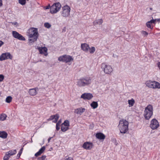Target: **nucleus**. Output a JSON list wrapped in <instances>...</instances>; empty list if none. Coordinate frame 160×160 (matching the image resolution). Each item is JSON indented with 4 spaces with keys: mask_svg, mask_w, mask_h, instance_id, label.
<instances>
[{
    "mask_svg": "<svg viewBox=\"0 0 160 160\" xmlns=\"http://www.w3.org/2000/svg\"><path fill=\"white\" fill-rule=\"evenodd\" d=\"M128 122L124 119H121L119 122L118 128L120 132L124 134L128 131Z\"/></svg>",
    "mask_w": 160,
    "mask_h": 160,
    "instance_id": "nucleus-2",
    "label": "nucleus"
},
{
    "mask_svg": "<svg viewBox=\"0 0 160 160\" xmlns=\"http://www.w3.org/2000/svg\"><path fill=\"white\" fill-rule=\"evenodd\" d=\"M12 56L9 52H5L2 53L0 56V61H2L5 60L12 59Z\"/></svg>",
    "mask_w": 160,
    "mask_h": 160,
    "instance_id": "nucleus-11",
    "label": "nucleus"
},
{
    "mask_svg": "<svg viewBox=\"0 0 160 160\" xmlns=\"http://www.w3.org/2000/svg\"><path fill=\"white\" fill-rule=\"evenodd\" d=\"M50 8V6L49 5L48 6H47L46 7V9H49Z\"/></svg>",
    "mask_w": 160,
    "mask_h": 160,
    "instance_id": "nucleus-45",
    "label": "nucleus"
},
{
    "mask_svg": "<svg viewBox=\"0 0 160 160\" xmlns=\"http://www.w3.org/2000/svg\"><path fill=\"white\" fill-rule=\"evenodd\" d=\"M91 107L93 109L97 108L98 106V104L97 102L93 101L90 104Z\"/></svg>",
    "mask_w": 160,
    "mask_h": 160,
    "instance_id": "nucleus-25",
    "label": "nucleus"
},
{
    "mask_svg": "<svg viewBox=\"0 0 160 160\" xmlns=\"http://www.w3.org/2000/svg\"><path fill=\"white\" fill-rule=\"evenodd\" d=\"M70 126L69 122L68 120H65L61 125V129L62 131L65 132L68 130Z\"/></svg>",
    "mask_w": 160,
    "mask_h": 160,
    "instance_id": "nucleus-12",
    "label": "nucleus"
},
{
    "mask_svg": "<svg viewBox=\"0 0 160 160\" xmlns=\"http://www.w3.org/2000/svg\"><path fill=\"white\" fill-rule=\"evenodd\" d=\"M38 49L40 54H44L45 56L47 55L48 54L47 52L48 49L46 47H39L38 48Z\"/></svg>",
    "mask_w": 160,
    "mask_h": 160,
    "instance_id": "nucleus-17",
    "label": "nucleus"
},
{
    "mask_svg": "<svg viewBox=\"0 0 160 160\" xmlns=\"http://www.w3.org/2000/svg\"><path fill=\"white\" fill-rule=\"evenodd\" d=\"M22 149H21L20 150V151H19V152L18 153L17 155V156L18 157V158H19L20 156H21V154L22 153Z\"/></svg>",
    "mask_w": 160,
    "mask_h": 160,
    "instance_id": "nucleus-37",
    "label": "nucleus"
},
{
    "mask_svg": "<svg viewBox=\"0 0 160 160\" xmlns=\"http://www.w3.org/2000/svg\"><path fill=\"white\" fill-rule=\"evenodd\" d=\"M58 60L59 61L67 63L73 61V59L71 56L66 54L59 57Z\"/></svg>",
    "mask_w": 160,
    "mask_h": 160,
    "instance_id": "nucleus-9",
    "label": "nucleus"
},
{
    "mask_svg": "<svg viewBox=\"0 0 160 160\" xmlns=\"http://www.w3.org/2000/svg\"><path fill=\"white\" fill-rule=\"evenodd\" d=\"M45 146L42 147L39 150V151L36 153L35 154V156L37 157L38 156L41 154L45 150Z\"/></svg>",
    "mask_w": 160,
    "mask_h": 160,
    "instance_id": "nucleus-23",
    "label": "nucleus"
},
{
    "mask_svg": "<svg viewBox=\"0 0 160 160\" xmlns=\"http://www.w3.org/2000/svg\"><path fill=\"white\" fill-rule=\"evenodd\" d=\"M96 137L97 138L100 140H104L105 138V136L102 133L98 132L96 134Z\"/></svg>",
    "mask_w": 160,
    "mask_h": 160,
    "instance_id": "nucleus-22",
    "label": "nucleus"
},
{
    "mask_svg": "<svg viewBox=\"0 0 160 160\" xmlns=\"http://www.w3.org/2000/svg\"><path fill=\"white\" fill-rule=\"evenodd\" d=\"M158 22H160V18L158 19H156Z\"/></svg>",
    "mask_w": 160,
    "mask_h": 160,
    "instance_id": "nucleus-46",
    "label": "nucleus"
},
{
    "mask_svg": "<svg viewBox=\"0 0 160 160\" xmlns=\"http://www.w3.org/2000/svg\"><path fill=\"white\" fill-rule=\"evenodd\" d=\"M66 27H64L63 29L62 30V32H65L66 31Z\"/></svg>",
    "mask_w": 160,
    "mask_h": 160,
    "instance_id": "nucleus-43",
    "label": "nucleus"
},
{
    "mask_svg": "<svg viewBox=\"0 0 160 160\" xmlns=\"http://www.w3.org/2000/svg\"><path fill=\"white\" fill-rule=\"evenodd\" d=\"M153 113V108L152 106L149 104L145 108L143 116L146 120H149L152 115Z\"/></svg>",
    "mask_w": 160,
    "mask_h": 160,
    "instance_id": "nucleus-3",
    "label": "nucleus"
},
{
    "mask_svg": "<svg viewBox=\"0 0 160 160\" xmlns=\"http://www.w3.org/2000/svg\"><path fill=\"white\" fill-rule=\"evenodd\" d=\"M12 35L13 37L16 38L22 41H25L26 39L22 35L16 31H12Z\"/></svg>",
    "mask_w": 160,
    "mask_h": 160,
    "instance_id": "nucleus-14",
    "label": "nucleus"
},
{
    "mask_svg": "<svg viewBox=\"0 0 160 160\" xmlns=\"http://www.w3.org/2000/svg\"><path fill=\"white\" fill-rule=\"evenodd\" d=\"M91 83V79L90 77L81 78L78 80L77 85L80 87L88 86Z\"/></svg>",
    "mask_w": 160,
    "mask_h": 160,
    "instance_id": "nucleus-4",
    "label": "nucleus"
},
{
    "mask_svg": "<svg viewBox=\"0 0 160 160\" xmlns=\"http://www.w3.org/2000/svg\"><path fill=\"white\" fill-rule=\"evenodd\" d=\"M4 79V76L2 74H0V82L3 81Z\"/></svg>",
    "mask_w": 160,
    "mask_h": 160,
    "instance_id": "nucleus-36",
    "label": "nucleus"
},
{
    "mask_svg": "<svg viewBox=\"0 0 160 160\" xmlns=\"http://www.w3.org/2000/svg\"><path fill=\"white\" fill-rule=\"evenodd\" d=\"M44 26L45 27L49 28L51 27V25L48 22H46L44 24Z\"/></svg>",
    "mask_w": 160,
    "mask_h": 160,
    "instance_id": "nucleus-32",
    "label": "nucleus"
},
{
    "mask_svg": "<svg viewBox=\"0 0 160 160\" xmlns=\"http://www.w3.org/2000/svg\"><path fill=\"white\" fill-rule=\"evenodd\" d=\"M5 155H6L9 158H10V157L11 156V155H10V154L8 152L6 153V154H5Z\"/></svg>",
    "mask_w": 160,
    "mask_h": 160,
    "instance_id": "nucleus-39",
    "label": "nucleus"
},
{
    "mask_svg": "<svg viewBox=\"0 0 160 160\" xmlns=\"http://www.w3.org/2000/svg\"><path fill=\"white\" fill-rule=\"evenodd\" d=\"M150 127L153 130L157 129L159 127V123L158 120L155 118L152 119L150 122Z\"/></svg>",
    "mask_w": 160,
    "mask_h": 160,
    "instance_id": "nucleus-13",
    "label": "nucleus"
},
{
    "mask_svg": "<svg viewBox=\"0 0 160 160\" xmlns=\"http://www.w3.org/2000/svg\"><path fill=\"white\" fill-rule=\"evenodd\" d=\"M157 66L158 68L160 70V62H158V63H157Z\"/></svg>",
    "mask_w": 160,
    "mask_h": 160,
    "instance_id": "nucleus-42",
    "label": "nucleus"
},
{
    "mask_svg": "<svg viewBox=\"0 0 160 160\" xmlns=\"http://www.w3.org/2000/svg\"><path fill=\"white\" fill-rule=\"evenodd\" d=\"M88 50H89V52L90 53L92 54L95 51V48L94 47H92L91 48H90L89 47Z\"/></svg>",
    "mask_w": 160,
    "mask_h": 160,
    "instance_id": "nucleus-27",
    "label": "nucleus"
},
{
    "mask_svg": "<svg viewBox=\"0 0 160 160\" xmlns=\"http://www.w3.org/2000/svg\"><path fill=\"white\" fill-rule=\"evenodd\" d=\"M61 7V5L59 3L53 4L50 8V12L52 13H55L59 10Z\"/></svg>",
    "mask_w": 160,
    "mask_h": 160,
    "instance_id": "nucleus-10",
    "label": "nucleus"
},
{
    "mask_svg": "<svg viewBox=\"0 0 160 160\" xmlns=\"http://www.w3.org/2000/svg\"><path fill=\"white\" fill-rule=\"evenodd\" d=\"M9 158L6 155L4 156L3 158L4 160H8L9 159Z\"/></svg>",
    "mask_w": 160,
    "mask_h": 160,
    "instance_id": "nucleus-38",
    "label": "nucleus"
},
{
    "mask_svg": "<svg viewBox=\"0 0 160 160\" xmlns=\"http://www.w3.org/2000/svg\"><path fill=\"white\" fill-rule=\"evenodd\" d=\"M64 160H73V158L71 157H68L66 158Z\"/></svg>",
    "mask_w": 160,
    "mask_h": 160,
    "instance_id": "nucleus-40",
    "label": "nucleus"
},
{
    "mask_svg": "<svg viewBox=\"0 0 160 160\" xmlns=\"http://www.w3.org/2000/svg\"><path fill=\"white\" fill-rule=\"evenodd\" d=\"M27 33L29 37V44L31 45V43L36 41L38 39V29L35 28H31L27 31Z\"/></svg>",
    "mask_w": 160,
    "mask_h": 160,
    "instance_id": "nucleus-1",
    "label": "nucleus"
},
{
    "mask_svg": "<svg viewBox=\"0 0 160 160\" xmlns=\"http://www.w3.org/2000/svg\"><path fill=\"white\" fill-rule=\"evenodd\" d=\"M4 44V42L0 40V47Z\"/></svg>",
    "mask_w": 160,
    "mask_h": 160,
    "instance_id": "nucleus-41",
    "label": "nucleus"
},
{
    "mask_svg": "<svg viewBox=\"0 0 160 160\" xmlns=\"http://www.w3.org/2000/svg\"><path fill=\"white\" fill-rule=\"evenodd\" d=\"M19 2L22 5H25L26 3V0H19Z\"/></svg>",
    "mask_w": 160,
    "mask_h": 160,
    "instance_id": "nucleus-33",
    "label": "nucleus"
},
{
    "mask_svg": "<svg viewBox=\"0 0 160 160\" xmlns=\"http://www.w3.org/2000/svg\"><path fill=\"white\" fill-rule=\"evenodd\" d=\"M150 9L151 10H152V8H150Z\"/></svg>",
    "mask_w": 160,
    "mask_h": 160,
    "instance_id": "nucleus-48",
    "label": "nucleus"
},
{
    "mask_svg": "<svg viewBox=\"0 0 160 160\" xmlns=\"http://www.w3.org/2000/svg\"><path fill=\"white\" fill-rule=\"evenodd\" d=\"M141 33L143 35L146 36L148 34V32L144 31H142Z\"/></svg>",
    "mask_w": 160,
    "mask_h": 160,
    "instance_id": "nucleus-35",
    "label": "nucleus"
},
{
    "mask_svg": "<svg viewBox=\"0 0 160 160\" xmlns=\"http://www.w3.org/2000/svg\"><path fill=\"white\" fill-rule=\"evenodd\" d=\"M6 115L5 114H2L0 115V120L3 121L6 119Z\"/></svg>",
    "mask_w": 160,
    "mask_h": 160,
    "instance_id": "nucleus-29",
    "label": "nucleus"
},
{
    "mask_svg": "<svg viewBox=\"0 0 160 160\" xmlns=\"http://www.w3.org/2000/svg\"><path fill=\"white\" fill-rule=\"evenodd\" d=\"M8 152L10 154L11 156L15 154H16L17 153V151L16 150H10Z\"/></svg>",
    "mask_w": 160,
    "mask_h": 160,
    "instance_id": "nucleus-31",
    "label": "nucleus"
},
{
    "mask_svg": "<svg viewBox=\"0 0 160 160\" xmlns=\"http://www.w3.org/2000/svg\"><path fill=\"white\" fill-rule=\"evenodd\" d=\"M59 118V115L58 114H56L55 115L51 116L48 119V120L49 121L53 120L52 121L53 122H57L56 124V129L57 131H58L60 129V125L61 122V121L60 120H59L57 122Z\"/></svg>",
    "mask_w": 160,
    "mask_h": 160,
    "instance_id": "nucleus-5",
    "label": "nucleus"
},
{
    "mask_svg": "<svg viewBox=\"0 0 160 160\" xmlns=\"http://www.w3.org/2000/svg\"><path fill=\"white\" fill-rule=\"evenodd\" d=\"M50 139H51L50 138L48 139V141L50 140Z\"/></svg>",
    "mask_w": 160,
    "mask_h": 160,
    "instance_id": "nucleus-47",
    "label": "nucleus"
},
{
    "mask_svg": "<svg viewBox=\"0 0 160 160\" xmlns=\"http://www.w3.org/2000/svg\"><path fill=\"white\" fill-rule=\"evenodd\" d=\"M128 102L129 107H132L133 106L135 103V100L133 98H132L131 100H128Z\"/></svg>",
    "mask_w": 160,
    "mask_h": 160,
    "instance_id": "nucleus-26",
    "label": "nucleus"
},
{
    "mask_svg": "<svg viewBox=\"0 0 160 160\" xmlns=\"http://www.w3.org/2000/svg\"><path fill=\"white\" fill-rule=\"evenodd\" d=\"M85 111V109L82 107H81L75 109L74 112L77 114L81 115Z\"/></svg>",
    "mask_w": 160,
    "mask_h": 160,
    "instance_id": "nucleus-19",
    "label": "nucleus"
},
{
    "mask_svg": "<svg viewBox=\"0 0 160 160\" xmlns=\"http://www.w3.org/2000/svg\"><path fill=\"white\" fill-rule=\"evenodd\" d=\"M101 68L106 74H110L113 71V69L111 66L106 64L105 63H102Z\"/></svg>",
    "mask_w": 160,
    "mask_h": 160,
    "instance_id": "nucleus-8",
    "label": "nucleus"
},
{
    "mask_svg": "<svg viewBox=\"0 0 160 160\" xmlns=\"http://www.w3.org/2000/svg\"><path fill=\"white\" fill-rule=\"evenodd\" d=\"M8 136L7 133L5 131H0V137L2 138H6Z\"/></svg>",
    "mask_w": 160,
    "mask_h": 160,
    "instance_id": "nucleus-24",
    "label": "nucleus"
},
{
    "mask_svg": "<svg viewBox=\"0 0 160 160\" xmlns=\"http://www.w3.org/2000/svg\"><path fill=\"white\" fill-rule=\"evenodd\" d=\"M93 97L92 94L90 93H84L81 96V98L85 100H90Z\"/></svg>",
    "mask_w": 160,
    "mask_h": 160,
    "instance_id": "nucleus-15",
    "label": "nucleus"
},
{
    "mask_svg": "<svg viewBox=\"0 0 160 160\" xmlns=\"http://www.w3.org/2000/svg\"><path fill=\"white\" fill-rule=\"evenodd\" d=\"M93 146V143L90 142H86L83 144L82 148L86 150H91Z\"/></svg>",
    "mask_w": 160,
    "mask_h": 160,
    "instance_id": "nucleus-16",
    "label": "nucleus"
},
{
    "mask_svg": "<svg viewBox=\"0 0 160 160\" xmlns=\"http://www.w3.org/2000/svg\"><path fill=\"white\" fill-rule=\"evenodd\" d=\"M16 23H17V22H16ZM14 24L15 25L16 24V23H14Z\"/></svg>",
    "mask_w": 160,
    "mask_h": 160,
    "instance_id": "nucleus-49",
    "label": "nucleus"
},
{
    "mask_svg": "<svg viewBox=\"0 0 160 160\" xmlns=\"http://www.w3.org/2000/svg\"><path fill=\"white\" fill-rule=\"evenodd\" d=\"M156 19H152L150 21H148L146 23V26L147 27L150 28L151 30H152L153 28V26L152 25V23L155 24Z\"/></svg>",
    "mask_w": 160,
    "mask_h": 160,
    "instance_id": "nucleus-18",
    "label": "nucleus"
},
{
    "mask_svg": "<svg viewBox=\"0 0 160 160\" xmlns=\"http://www.w3.org/2000/svg\"><path fill=\"white\" fill-rule=\"evenodd\" d=\"M12 98L11 96H8L6 98V102L7 103H9L12 101Z\"/></svg>",
    "mask_w": 160,
    "mask_h": 160,
    "instance_id": "nucleus-30",
    "label": "nucleus"
},
{
    "mask_svg": "<svg viewBox=\"0 0 160 160\" xmlns=\"http://www.w3.org/2000/svg\"><path fill=\"white\" fill-rule=\"evenodd\" d=\"M70 11L71 8L70 7L67 5H66L62 8L61 15L63 17H67L70 15Z\"/></svg>",
    "mask_w": 160,
    "mask_h": 160,
    "instance_id": "nucleus-7",
    "label": "nucleus"
},
{
    "mask_svg": "<svg viewBox=\"0 0 160 160\" xmlns=\"http://www.w3.org/2000/svg\"><path fill=\"white\" fill-rule=\"evenodd\" d=\"M102 22H103L102 19H101L98 20L97 21H94L93 22V24L94 25H96V23L100 25V24H102Z\"/></svg>",
    "mask_w": 160,
    "mask_h": 160,
    "instance_id": "nucleus-28",
    "label": "nucleus"
},
{
    "mask_svg": "<svg viewBox=\"0 0 160 160\" xmlns=\"http://www.w3.org/2000/svg\"><path fill=\"white\" fill-rule=\"evenodd\" d=\"M146 84L148 87L153 89H160V83L156 81H151L150 80L147 81Z\"/></svg>",
    "mask_w": 160,
    "mask_h": 160,
    "instance_id": "nucleus-6",
    "label": "nucleus"
},
{
    "mask_svg": "<svg viewBox=\"0 0 160 160\" xmlns=\"http://www.w3.org/2000/svg\"><path fill=\"white\" fill-rule=\"evenodd\" d=\"M81 48L82 50L85 52H88V51L89 48V45L86 43L82 44L81 45Z\"/></svg>",
    "mask_w": 160,
    "mask_h": 160,
    "instance_id": "nucleus-21",
    "label": "nucleus"
},
{
    "mask_svg": "<svg viewBox=\"0 0 160 160\" xmlns=\"http://www.w3.org/2000/svg\"><path fill=\"white\" fill-rule=\"evenodd\" d=\"M38 88H34L30 89L29 90L28 93L30 95L34 96L36 95L37 93V90L38 89Z\"/></svg>",
    "mask_w": 160,
    "mask_h": 160,
    "instance_id": "nucleus-20",
    "label": "nucleus"
},
{
    "mask_svg": "<svg viewBox=\"0 0 160 160\" xmlns=\"http://www.w3.org/2000/svg\"><path fill=\"white\" fill-rule=\"evenodd\" d=\"M46 157L45 155H42V156L39 157L38 158V160H44L45 159Z\"/></svg>",
    "mask_w": 160,
    "mask_h": 160,
    "instance_id": "nucleus-34",
    "label": "nucleus"
},
{
    "mask_svg": "<svg viewBox=\"0 0 160 160\" xmlns=\"http://www.w3.org/2000/svg\"><path fill=\"white\" fill-rule=\"evenodd\" d=\"M2 5V0H0V7H1Z\"/></svg>",
    "mask_w": 160,
    "mask_h": 160,
    "instance_id": "nucleus-44",
    "label": "nucleus"
}]
</instances>
